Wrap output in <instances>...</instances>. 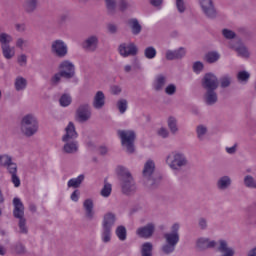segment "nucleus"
<instances>
[{
  "label": "nucleus",
  "instance_id": "obj_16",
  "mask_svg": "<svg viewBox=\"0 0 256 256\" xmlns=\"http://www.w3.org/2000/svg\"><path fill=\"white\" fill-rule=\"evenodd\" d=\"M122 193L124 195H132L137 191V186L135 185V180L133 177L121 180Z\"/></svg>",
  "mask_w": 256,
  "mask_h": 256
},
{
  "label": "nucleus",
  "instance_id": "obj_41",
  "mask_svg": "<svg viewBox=\"0 0 256 256\" xmlns=\"http://www.w3.org/2000/svg\"><path fill=\"white\" fill-rule=\"evenodd\" d=\"M115 233L119 241H127V228L125 226H118Z\"/></svg>",
  "mask_w": 256,
  "mask_h": 256
},
{
  "label": "nucleus",
  "instance_id": "obj_36",
  "mask_svg": "<svg viewBox=\"0 0 256 256\" xmlns=\"http://www.w3.org/2000/svg\"><path fill=\"white\" fill-rule=\"evenodd\" d=\"M60 107H69L71 103H73V98L71 97V94L64 93L61 95L59 99Z\"/></svg>",
  "mask_w": 256,
  "mask_h": 256
},
{
  "label": "nucleus",
  "instance_id": "obj_60",
  "mask_svg": "<svg viewBox=\"0 0 256 256\" xmlns=\"http://www.w3.org/2000/svg\"><path fill=\"white\" fill-rule=\"evenodd\" d=\"M81 195V192L79 190H74L70 196L71 201H74V203H77L79 201V196Z\"/></svg>",
  "mask_w": 256,
  "mask_h": 256
},
{
  "label": "nucleus",
  "instance_id": "obj_45",
  "mask_svg": "<svg viewBox=\"0 0 256 256\" xmlns=\"http://www.w3.org/2000/svg\"><path fill=\"white\" fill-rule=\"evenodd\" d=\"M61 79H63V74L59 71L50 78V85L52 87H57V85L61 83Z\"/></svg>",
  "mask_w": 256,
  "mask_h": 256
},
{
  "label": "nucleus",
  "instance_id": "obj_40",
  "mask_svg": "<svg viewBox=\"0 0 256 256\" xmlns=\"http://www.w3.org/2000/svg\"><path fill=\"white\" fill-rule=\"evenodd\" d=\"M207 126L205 125H198L196 127V135L199 141H204L205 140V135H207Z\"/></svg>",
  "mask_w": 256,
  "mask_h": 256
},
{
  "label": "nucleus",
  "instance_id": "obj_61",
  "mask_svg": "<svg viewBox=\"0 0 256 256\" xmlns=\"http://www.w3.org/2000/svg\"><path fill=\"white\" fill-rule=\"evenodd\" d=\"M107 29L108 33H111V35H115L118 31L117 25L111 23L107 25Z\"/></svg>",
  "mask_w": 256,
  "mask_h": 256
},
{
  "label": "nucleus",
  "instance_id": "obj_24",
  "mask_svg": "<svg viewBox=\"0 0 256 256\" xmlns=\"http://www.w3.org/2000/svg\"><path fill=\"white\" fill-rule=\"evenodd\" d=\"M92 106L94 109H103L105 107V93L103 91H98L94 95Z\"/></svg>",
  "mask_w": 256,
  "mask_h": 256
},
{
  "label": "nucleus",
  "instance_id": "obj_49",
  "mask_svg": "<svg viewBox=\"0 0 256 256\" xmlns=\"http://www.w3.org/2000/svg\"><path fill=\"white\" fill-rule=\"evenodd\" d=\"M117 7H118L119 11H121L123 13L131 7V4H129V2L127 0H119L117 3Z\"/></svg>",
  "mask_w": 256,
  "mask_h": 256
},
{
  "label": "nucleus",
  "instance_id": "obj_37",
  "mask_svg": "<svg viewBox=\"0 0 256 256\" xmlns=\"http://www.w3.org/2000/svg\"><path fill=\"white\" fill-rule=\"evenodd\" d=\"M239 57H243L244 59H249V50L244 44H239L234 48Z\"/></svg>",
  "mask_w": 256,
  "mask_h": 256
},
{
  "label": "nucleus",
  "instance_id": "obj_54",
  "mask_svg": "<svg viewBox=\"0 0 256 256\" xmlns=\"http://www.w3.org/2000/svg\"><path fill=\"white\" fill-rule=\"evenodd\" d=\"M165 93L166 95H175V93H177V86H175V84H169L165 88Z\"/></svg>",
  "mask_w": 256,
  "mask_h": 256
},
{
  "label": "nucleus",
  "instance_id": "obj_19",
  "mask_svg": "<svg viewBox=\"0 0 256 256\" xmlns=\"http://www.w3.org/2000/svg\"><path fill=\"white\" fill-rule=\"evenodd\" d=\"M13 206V217H15V219H25V206L23 205V202H21V199L14 198Z\"/></svg>",
  "mask_w": 256,
  "mask_h": 256
},
{
  "label": "nucleus",
  "instance_id": "obj_27",
  "mask_svg": "<svg viewBox=\"0 0 256 256\" xmlns=\"http://www.w3.org/2000/svg\"><path fill=\"white\" fill-rule=\"evenodd\" d=\"M128 26L132 31V35H139L143 31V26L139 24L137 18H131L128 20Z\"/></svg>",
  "mask_w": 256,
  "mask_h": 256
},
{
  "label": "nucleus",
  "instance_id": "obj_1",
  "mask_svg": "<svg viewBox=\"0 0 256 256\" xmlns=\"http://www.w3.org/2000/svg\"><path fill=\"white\" fill-rule=\"evenodd\" d=\"M179 229H181V225H179V223H174L171 226V231L163 234L164 243L160 247L162 255L169 256L175 253V249H177V245H179L181 239Z\"/></svg>",
  "mask_w": 256,
  "mask_h": 256
},
{
  "label": "nucleus",
  "instance_id": "obj_32",
  "mask_svg": "<svg viewBox=\"0 0 256 256\" xmlns=\"http://www.w3.org/2000/svg\"><path fill=\"white\" fill-rule=\"evenodd\" d=\"M167 125L172 135H177V133H179V127H177V118L170 116L167 120Z\"/></svg>",
  "mask_w": 256,
  "mask_h": 256
},
{
  "label": "nucleus",
  "instance_id": "obj_48",
  "mask_svg": "<svg viewBox=\"0 0 256 256\" xmlns=\"http://www.w3.org/2000/svg\"><path fill=\"white\" fill-rule=\"evenodd\" d=\"M117 109L119 110V113H121V115H123V113H125V111H127V100L125 99H120L117 102Z\"/></svg>",
  "mask_w": 256,
  "mask_h": 256
},
{
  "label": "nucleus",
  "instance_id": "obj_14",
  "mask_svg": "<svg viewBox=\"0 0 256 256\" xmlns=\"http://www.w3.org/2000/svg\"><path fill=\"white\" fill-rule=\"evenodd\" d=\"M155 234V224L148 223L145 226H141L137 228L136 235L140 237V239H151Z\"/></svg>",
  "mask_w": 256,
  "mask_h": 256
},
{
  "label": "nucleus",
  "instance_id": "obj_44",
  "mask_svg": "<svg viewBox=\"0 0 256 256\" xmlns=\"http://www.w3.org/2000/svg\"><path fill=\"white\" fill-rule=\"evenodd\" d=\"M146 59H155L157 57V50L153 46L146 47L144 50Z\"/></svg>",
  "mask_w": 256,
  "mask_h": 256
},
{
  "label": "nucleus",
  "instance_id": "obj_63",
  "mask_svg": "<svg viewBox=\"0 0 256 256\" xmlns=\"http://www.w3.org/2000/svg\"><path fill=\"white\" fill-rule=\"evenodd\" d=\"M150 3L153 7H161V5H163V0H150Z\"/></svg>",
  "mask_w": 256,
  "mask_h": 256
},
{
  "label": "nucleus",
  "instance_id": "obj_62",
  "mask_svg": "<svg viewBox=\"0 0 256 256\" xmlns=\"http://www.w3.org/2000/svg\"><path fill=\"white\" fill-rule=\"evenodd\" d=\"M226 153H228L229 155H234V153H237V145L235 144L232 147H227Z\"/></svg>",
  "mask_w": 256,
  "mask_h": 256
},
{
  "label": "nucleus",
  "instance_id": "obj_56",
  "mask_svg": "<svg viewBox=\"0 0 256 256\" xmlns=\"http://www.w3.org/2000/svg\"><path fill=\"white\" fill-rule=\"evenodd\" d=\"M193 71L194 73H201L203 71V64L201 61H196L193 64Z\"/></svg>",
  "mask_w": 256,
  "mask_h": 256
},
{
  "label": "nucleus",
  "instance_id": "obj_53",
  "mask_svg": "<svg viewBox=\"0 0 256 256\" xmlns=\"http://www.w3.org/2000/svg\"><path fill=\"white\" fill-rule=\"evenodd\" d=\"M222 35L225 37V39H235V37H236L235 32H233V30H229V29H223Z\"/></svg>",
  "mask_w": 256,
  "mask_h": 256
},
{
  "label": "nucleus",
  "instance_id": "obj_11",
  "mask_svg": "<svg viewBox=\"0 0 256 256\" xmlns=\"http://www.w3.org/2000/svg\"><path fill=\"white\" fill-rule=\"evenodd\" d=\"M75 119L78 123H87L91 119V106L89 104H81L76 110Z\"/></svg>",
  "mask_w": 256,
  "mask_h": 256
},
{
  "label": "nucleus",
  "instance_id": "obj_18",
  "mask_svg": "<svg viewBox=\"0 0 256 256\" xmlns=\"http://www.w3.org/2000/svg\"><path fill=\"white\" fill-rule=\"evenodd\" d=\"M187 55V50L184 47H180L176 50H167L166 51V59L167 61H175L179 59H183Z\"/></svg>",
  "mask_w": 256,
  "mask_h": 256
},
{
  "label": "nucleus",
  "instance_id": "obj_34",
  "mask_svg": "<svg viewBox=\"0 0 256 256\" xmlns=\"http://www.w3.org/2000/svg\"><path fill=\"white\" fill-rule=\"evenodd\" d=\"M108 15L117 13V0H105Z\"/></svg>",
  "mask_w": 256,
  "mask_h": 256
},
{
  "label": "nucleus",
  "instance_id": "obj_47",
  "mask_svg": "<svg viewBox=\"0 0 256 256\" xmlns=\"http://www.w3.org/2000/svg\"><path fill=\"white\" fill-rule=\"evenodd\" d=\"M111 191H113V188H112L111 184L105 183L101 192H100V195L102 197H109L111 195Z\"/></svg>",
  "mask_w": 256,
  "mask_h": 256
},
{
  "label": "nucleus",
  "instance_id": "obj_33",
  "mask_svg": "<svg viewBox=\"0 0 256 256\" xmlns=\"http://www.w3.org/2000/svg\"><path fill=\"white\" fill-rule=\"evenodd\" d=\"M13 43V36L6 32L0 33V45L1 47H5L7 45H11Z\"/></svg>",
  "mask_w": 256,
  "mask_h": 256
},
{
  "label": "nucleus",
  "instance_id": "obj_35",
  "mask_svg": "<svg viewBox=\"0 0 256 256\" xmlns=\"http://www.w3.org/2000/svg\"><path fill=\"white\" fill-rule=\"evenodd\" d=\"M221 58V55H219L218 52L212 51V52H208L205 57L204 60L206 63H217V61H219V59Z\"/></svg>",
  "mask_w": 256,
  "mask_h": 256
},
{
  "label": "nucleus",
  "instance_id": "obj_43",
  "mask_svg": "<svg viewBox=\"0 0 256 256\" xmlns=\"http://www.w3.org/2000/svg\"><path fill=\"white\" fill-rule=\"evenodd\" d=\"M244 185L248 189H256V180H255V178L251 175H246L244 177Z\"/></svg>",
  "mask_w": 256,
  "mask_h": 256
},
{
  "label": "nucleus",
  "instance_id": "obj_21",
  "mask_svg": "<svg viewBox=\"0 0 256 256\" xmlns=\"http://www.w3.org/2000/svg\"><path fill=\"white\" fill-rule=\"evenodd\" d=\"M83 207L85 210L86 219L88 221H93V219H95V210H93L94 208L93 200L91 198L86 199L83 202Z\"/></svg>",
  "mask_w": 256,
  "mask_h": 256
},
{
  "label": "nucleus",
  "instance_id": "obj_59",
  "mask_svg": "<svg viewBox=\"0 0 256 256\" xmlns=\"http://www.w3.org/2000/svg\"><path fill=\"white\" fill-rule=\"evenodd\" d=\"M16 47H18V49H23V47H27V40L23 38H18L16 41Z\"/></svg>",
  "mask_w": 256,
  "mask_h": 256
},
{
  "label": "nucleus",
  "instance_id": "obj_6",
  "mask_svg": "<svg viewBox=\"0 0 256 256\" xmlns=\"http://www.w3.org/2000/svg\"><path fill=\"white\" fill-rule=\"evenodd\" d=\"M166 163L173 171H181L183 167L189 165V160H187V156L181 152H172L166 157Z\"/></svg>",
  "mask_w": 256,
  "mask_h": 256
},
{
  "label": "nucleus",
  "instance_id": "obj_3",
  "mask_svg": "<svg viewBox=\"0 0 256 256\" xmlns=\"http://www.w3.org/2000/svg\"><path fill=\"white\" fill-rule=\"evenodd\" d=\"M117 221V216L113 212H107L103 216L102 220V230H101V240L104 243H111V233L113 227H115V222Z\"/></svg>",
  "mask_w": 256,
  "mask_h": 256
},
{
  "label": "nucleus",
  "instance_id": "obj_20",
  "mask_svg": "<svg viewBox=\"0 0 256 256\" xmlns=\"http://www.w3.org/2000/svg\"><path fill=\"white\" fill-rule=\"evenodd\" d=\"M64 146L62 148L63 153L67 155H73L79 151V142L77 140L62 141Z\"/></svg>",
  "mask_w": 256,
  "mask_h": 256
},
{
  "label": "nucleus",
  "instance_id": "obj_26",
  "mask_svg": "<svg viewBox=\"0 0 256 256\" xmlns=\"http://www.w3.org/2000/svg\"><path fill=\"white\" fill-rule=\"evenodd\" d=\"M217 101H219L217 92H215V90H206V93L204 94V102L206 105H215Z\"/></svg>",
  "mask_w": 256,
  "mask_h": 256
},
{
  "label": "nucleus",
  "instance_id": "obj_46",
  "mask_svg": "<svg viewBox=\"0 0 256 256\" xmlns=\"http://www.w3.org/2000/svg\"><path fill=\"white\" fill-rule=\"evenodd\" d=\"M18 227L22 235H27V233H29V228H27V219L20 218L18 222Z\"/></svg>",
  "mask_w": 256,
  "mask_h": 256
},
{
  "label": "nucleus",
  "instance_id": "obj_13",
  "mask_svg": "<svg viewBox=\"0 0 256 256\" xmlns=\"http://www.w3.org/2000/svg\"><path fill=\"white\" fill-rule=\"evenodd\" d=\"M99 47V36L90 35L82 42V49L88 53H95Z\"/></svg>",
  "mask_w": 256,
  "mask_h": 256
},
{
  "label": "nucleus",
  "instance_id": "obj_58",
  "mask_svg": "<svg viewBox=\"0 0 256 256\" xmlns=\"http://www.w3.org/2000/svg\"><path fill=\"white\" fill-rule=\"evenodd\" d=\"M11 181H12L14 187H20L21 186V179H19V176H17V174H13L11 176Z\"/></svg>",
  "mask_w": 256,
  "mask_h": 256
},
{
  "label": "nucleus",
  "instance_id": "obj_55",
  "mask_svg": "<svg viewBox=\"0 0 256 256\" xmlns=\"http://www.w3.org/2000/svg\"><path fill=\"white\" fill-rule=\"evenodd\" d=\"M157 134L159 137H162V139H167V137H169V130H167L165 127H161L158 129Z\"/></svg>",
  "mask_w": 256,
  "mask_h": 256
},
{
  "label": "nucleus",
  "instance_id": "obj_38",
  "mask_svg": "<svg viewBox=\"0 0 256 256\" xmlns=\"http://www.w3.org/2000/svg\"><path fill=\"white\" fill-rule=\"evenodd\" d=\"M12 251L16 253V255H25L27 253V248L25 247V244L16 242L12 245Z\"/></svg>",
  "mask_w": 256,
  "mask_h": 256
},
{
  "label": "nucleus",
  "instance_id": "obj_2",
  "mask_svg": "<svg viewBox=\"0 0 256 256\" xmlns=\"http://www.w3.org/2000/svg\"><path fill=\"white\" fill-rule=\"evenodd\" d=\"M142 181L147 187H157L161 181V176L155 172V161L148 160L145 162L142 170Z\"/></svg>",
  "mask_w": 256,
  "mask_h": 256
},
{
  "label": "nucleus",
  "instance_id": "obj_42",
  "mask_svg": "<svg viewBox=\"0 0 256 256\" xmlns=\"http://www.w3.org/2000/svg\"><path fill=\"white\" fill-rule=\"evenodd\" d=\"M249 79H251V74L249 72L245 70L238 72L237 80L239 81V83H248Z\"/></svg>",
  "mask_w": 256,
  "mask_h": 256
},
{
  "label": "nucleus",
  "instance_id": "obj_12",
  "mask_svg": "<svg viewBox=\"0 0 256 256\" xmlns=\"http://www.w3.org/2000/svg\"><path fill=\"white\" fill-rule=\"evenodd\" d=\"M202 12L208 19H215L217 17V9L213 4V0H199Z\"/></svg>",
  "mask_w": 256,
  "mask_h": 256
},
{
  "label": "nucleus",
  "instance_id": "obj_31",
  "mask_svg": "<svg viewBox=\"0 0 256 256\" xmlns=\"http://www.w3.org/2000/svg\"><path fill=\"white\" fill-rule=\"evenodd\" d=\"M141 256H153V243L145 242L141 245Z\"/></svg>",
  "mask_w": 256,
  "mask_h": 256
},
{
  "label": "nucleus",
  "instance_id": "obj_23",
  "mask_svg": "<svg viewBox=\"0 0 256 256\" xmlns=\"http://www.w3.org/2000/svg\"><path fill=\"white\" fill-rule=\"evenodd\" d=\"M233 183V180H231V177L225 175L220 177L216 182V187L218 191H227L229 187H231V184Z\"/></svg>",
  "mask_w": 256,
  "mask_h": 256
},
{
  "label": "nucleus",
  "instance_id": "obj_29",
  "mask_svg": "<svg viewBox=\"0 0 256 256\" xmlns=\"http://www.w3.org/2000/svg\"><path fill=\"white\" fill-rule=\"evenodd\" d=\"M83 181H85V175L80 174L77 178H72L68 181L67 186L69 188H73V189H79V187H81V184L83 183Z\"/></svg>",
  "mask_w": 256,
  "mask_h": 256
},
{
  "label": "nucleus",
  "instance_id": "obj_39",
  "mask_svg": "<svg viewBox=\"0 0 256 256\" xmlns=\"http://www.w3.org/2000/svg\"><path fill=\"white\" fill-rule=\"evenodd\" d=\"M116 171H117V175H119V177H121V181H123V179H129V178L133 177L131 175V172H129V170L123 166H118Z\"/></svg>",
  "mask_w": 256,
  "mask_h": 256
},
{
  "label": "nucleus",
  "instance_id": "obj_9",
  "mask_svg": "<svg viewBox=\"0 0 256 256\" xmlns=\"http://www.w3.org/2000/svg\"><path fill=\"white\" fill-rule=\"evenodd\" d=\"M51 53H53V55H56V57L63 59L64 57H67L69 49L67 48L65 41L54 40L51 44Z\"/></svg>",
  "mask_w": 256,
  "mask_h": 256
},
{
  "label": "nucleus",
  "instance_id": "obj_57",
  "mask_svg": "<svg viewBox=\"0 0 256 256\" xmlns=\"http://www.w3.org/2000/svg\"><path fill=\"white\" fill-rule=\"evenodd\" d=\"M198 227L202 229V231H205L207 229V219L202 217L198 219Z\"/></svg>",
  "mask_w": 256,
  "mask_h": 256
},
{
  "label": "nucleus",
  "instance_id": "obj_4",
  "mask_svg": "<svg viewBox=\"0 0 256 256\" xmlns=\"http://www.w3.org/2000/svg\"><path fill=\"white\" fill-rule=\"evenodd\" d=\"M20 129L25 137H33L39 131V121L33 114L25 115L20 123Z\"/></svg>",
  "mask_w": 256,
  "mask_h": 256
},
{
  "label": "nucleus",
  "instance_id": "obj_51",
  "mask_svg": "<svg viewBox=\"0 0 256 256\" xmlns=\"http://www.w3.org/2000/svg\"><path fill=\"white\" fill-rule=\"evenodd\" d=\"M176 9L179 13H185L187 11L185 0H176Z\"/></svg>",
  "mask_w": 256,
  "mask_h": 256
},
{
  "label": "nucleus",
  "instance_id": "obj_22",
  "mask_svg": "<svg viewBox=\"0 0 256 256\" xmlns=\"http://www.w3.org/2000/svg\"><path fill=\"white\" fill-rule=\"evenodd\" d=\"M37 7H39V0H24L22 4V9L27 15H33L37 11Z\"/></svg>",
  "mask_w": 256,
  "mask_h": 256
},
{
  "label": "nucleus",
  "instance_id": "obj_7",
  "mask_svg": "<svg viewBox=\"0 0 256 256\" xmlns=\"http://www.w3.org/2000/svg\"><path fill=\"white\" fill-rule=\"evenodd\" d=\"M202 87L206 91H217L219 79L213 73H206L202 79Z\"/></svg>",
  "mask_w": 256,
  "mask_h": 256
},
{
  "label": "nucleus",
  "instance_id": "obj_50",
  "mask_svg": "<svg viewBox=\"0 0 256 256\" xmlns=\"http://www.w3.org/2000/svg\"><path fill=\"white\" fill-rule=\"evenodd\" d=\"M220 85L222 89H226V87H229V85H231V77L229 75L221 77Z\"/></svg>",
  "mask_w": 256,
  "mask_h": 256
},
{
  "label": "nucleus",
  "instance_id": "obj_17",
  "mask_svg": "<svg viewBox=\"0 0 256 256\" xmlns=\"http://www.w3.org/2000/svg\"><path fill=\"white\" fill-rule=\"evenodd\" d=\"M79 134L75 129V124L73 122H69L65 128V134L62 136V141H77Z\"/></svg>",
  "mask_w": 256,
  "mask_h": 256
},
{
  "label": "nucleus",
  "instance_id": "obj_15",
  "mask_svg": "<svg viewBox=\"0 0 256 256\" xmlns=\"http://www.w3.org/2000/svg\"><path fill=\"white\" fill-rule=\"evenodd\" d=\"M0 165L6 167L10 175H17V164L9 155H0Z\"/></svg>",
  "mask_w": 256,
  "mask_h": 256
},
{
  "label": "nucleus",
  "instance_id": "obj_25",
  "mask_svg": "<svg viewBox=\"0 0 256 256\" xmlns=\"http://www.w3.org/2000/svg\"><path fill=\"white\" fill-rule=\"evenodd\" d=\"M165 85H167V76L163 74L157 75L153 82V89L155 91H163Z\"/></svg>",
  "mask_w": 256,
  "mask_h": 256
},
{
  "label": "nucleus",
  "instance_id": "obj_28",
  "mask_svg": "<svg viewBox=\"0 0 256 256\" xmlns=\"http://www.w3.org/2000/svg\"><path fill=\"white\" fill-rule=\"evenodd\" d=\"M15 91H25L27 89V79L23 76H17L14 81Z\"/></svg>",
  "mask_w": 256,
  "mask_h": 256
},
{
  "label": "nucleus",
  "instance_id": "obj_8",
  "mask_svg": "<svg viewBox=\"0 0 256 256\" xmlns=\"http://www.w3.org/2000/svg\"><path fill=\"white\" fill-rule=\"evenodd\" d=\"M58 69L63 74V79L69 80L75 77V64L70 60L60 62Z\"/></svg>",
  "mask_w": 256,
  "mask_h": 256
},
{
  "label": "nucleus",
  "instance_id": "obj_64",
  "mask_svg": "<svg viewBox=\"0 0 256 256\" xmlns=\"http://www.w3.org/2000/svg\"><path fill=\"white\" fill-rule=\"evenodd\" d=\"M247 256H256V247L251 249L249 252H248V255Z\"/></svg>",
  "mask_w": 256,
  "mask_h": 256
},
{
  "label": "nucleus",
  "instance_id": "obj_5",
  "mask_svg": "<svg viewBox=\"0 0 256 256\" xmlns=\"http://www.w3.org/2000/svg\"><path fill=\"white\" fill-rule=\"evenodd\" d=\"M117 135L121 141L122 147H125L126 153L130 155L135 153V139L137 134L133 130H118Z\"/></svg>",
  "mask_w": 256,
  "mask_h": 256
},
{
  "label": "nucleus",
  "instance_id": "obj_10",
  "mask_svg": "<svg viewBox=\"0 0 256 256\" xmlns=\"http://www.w3.org/2000/svg\"><path fill=\"white\" fill-rule=\"evenodd\" d=\"M118 53H120L121 57H135L137 53H139V48L135 43H121L118 46Z\"/></svg>",
  "mask_w": 256,
  "mask_h": 256
},
{
  "label": "nucleus",
  "instance_id": "obj_52",
  "mask_svg": "<svg viewBox=\"0 0 256 256\" xmlns=\"http://www.w3.org/2000/svg\"><path fill=\"white\" fill-rule=\"evenodd\" d=\"M17 63L20 67H27V56L25 54H21L17 57Z\"/></svg>",
  "mask_w": 256,
  "mask_h": 256
},
{
  "label": "nucleus",
  "instance_id": "obj_30",
  "mask_svg": "<svg viewBox=\"0 0 256 256\" xmlns=\"http://www.w3.org/2000/svg\"><path fill=\"white\" fill-rule=\"evenodd\" d=\"M1 50L5 59L10 60L15 57V47H11V45L1 46Z\"/></svg>",
  "mask_w": 256,
  "mask_h": 256
}]
</instances>
